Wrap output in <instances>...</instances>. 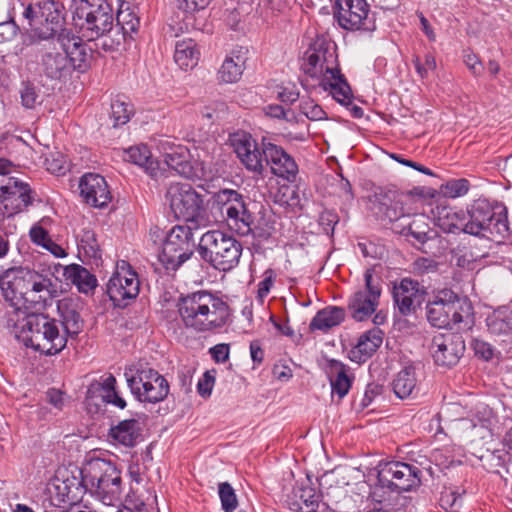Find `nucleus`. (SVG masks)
Segmentation results:
<instances>
[{"label": "nucleus", "mask_w": 512, "mask_h": 512, "mask_svg": "<svg viewBox=\"0 0 512 512\" xmlns=\"http://www.w3.org/2000/svg\"><path fill=\"white\" fill-rule=\"evenodd\" d=\"M0 289L4 300L13 309L7 317L24 315L21 307L26 303L44 308L55 292L47 275L22 266L9 268L0 275Z\"/></svg>", "instance_id": "nucleus-1"}, {"label": "nucleus", "mask_w": 512, "mask_h": 512, "mask_svg": "<svg viewBox=\"0 0 512 512\" xmlns=\"http://www.w3.org/2000/svg\"><path fill=\"white\" fill-rule=\"evenodd\" d=\"M336 45L316 40L305 52L302 70L311 78L320 79L319 85L338 103L349 104L352 89L341 72Z\"/></svg>", "instance_id": "nucleus-2"}, {"label": "nucleus", "mask_w": 512, "mask_h": 512, "mask_svg": "<svg viewBox=\"0 0 512 512\" xmlns=\"http://www.w3.org/2000/svg\"><path fill=\"white\" fill-rule=\"evenodd\" d=\"M6 326L15 338L26 347L45 355H56L67 345L65 334H61L59 323L42 313L7 317Z\"/></svg>", "instance_id": "nucleus-3"}, {"label": "nucleus", "mask_w": 512, "mask_h": 512, "mask_svg": "<svg viewBox=\"0 0 512 512\" xmlns=\"http://www.w3.org/2000/svg\"><path fill=\"white\" fill-rule=\"evenodd\" d=\"M177 307L184 326L200 333L223 328L231 316L227 302L206 290L181 296Z\"/></svg>", "instance_id": "nucleus-4"}, {"label": "nucleus", "mask_w": 512, "mask_h": 512, "mask_svg": "<svg viewBox=\"0 0 512 512\" xmlns=\"http://www.w3.org/2000/svg\"><path fill=\"white\" fill-rule=\"evenodd\" d=\"M464 233L484 236L501 242L510 235L507 208L498 202L491 203L485 198L473 201L466 214Z\"/></svg>", "instance_id": "nucleus-5"}, {"label": "nucleus", "mask_w": 512, "mask_h": 512, "mask_svg": "<svg viewBox=\"0 0 512 512\" xmlns=\"http://www.w3.org/2000/svg\"><path fill=\"white\" fill-rule=\"evenodd\" d=\"M197 252L214 269L228 272L240 261L243 246L233 235L221 230H209L199 240Z\"/></svg>", "instance_id": "nucleus-6"}, {"label": "nucleus", "mask_w": 512, "mask_h": 512, "mask_svg": "<svg viewBox=\"0 0 512 512\" xmlns=\"http://www.w3.org/2000/svg\"><path fill=\"white\" fill-rule=\"evenodd\" d=\"M85 482L88 491L103 504L114 506L122 493L121 472L109 460L95 458L84 466Z\"/></svg>", "instance_id": "nucleus-7"}, {"label": "nucleus", "mask_w": 512, "mask_h": 512, "mask_svg": "<svg viewBox=\"0 0 512 512\" xmlns=\"http://www.w3.org/2000/svg\"><path fill=\"white\" fill-rule=\"evenodd\" d=\"M84 467L58 468L54 477L48 482L46 492L48 498L44 501V509L50 507L64 508L62 505H74L81 502L88 486L85 482Z\"/></svg>", "instance_id": "nucleus-8"}, {"label": "nucleus", "mask_w": 512, "mask_h": 512, "mask_svg": "<svg viewBox=\"0 0 512 512\" xmlns=\"http://www.w3.org/2000/svg\"><path fill=\"white\" fill-rule=\"evenodd\" d=\"M132 395L141 403L156 404L169 394L167 379L147 364H136L125 372Z\"/></svg>", "instance_id": "nucleus-9"}, {"label": "nucleus", "mask_w": 512, "mask_h": 512, "mask_svg": "<svg viewBox=\"0 0 512 512\" xmlns=\"http://www.w3.org/2000/svg\"><path fill=\"white\" fill-rule=\"evenodd\" d=\"M472 307L465 298L450 289L438 291L426 306L429 323L437 328H453L471 315Z\"/></svg>", "instance_id": "nucleus-10"}, {"label": "nucleus", "mask_w": 512, "mask_h": 512, "mask_svg": "<svg viewBox=\"0 0 512 512\" xmlns=\"http://www.w3.org/2000/svg\"><path fill=\"white\" fill-rule=\"evenodd\" d=\"M34 37L47 40L59 37L70 31L63 28L65 23L64 6L59 1L45 0L30 4L24 11Z\"/></svg>", "instance_id": "nucleus-11"}, {"label": "nucleus", "mask_w": 512, "mask_h": 512, "mask_svg": "<svg viewBox=\"0 0 512 512\" xmlns=\"http://www.w3.org/2000/svg\"><path fill=\"white\" fill-rule=\"evenodd\" d=\"M74 19L88 40H95L110 32L113 27V9L107 0H80Z\"/></svg>", "instance_id": "nucleus-12"}, {"label": "nucleus", "mask_w": 512, "mask_h": 512, "mask_svg": "<svg viewBox=\"0 0 512 512\" xmlns=\"http://www.w3.org/2000/svg\"><path fill=\"white\" fill-rule=\"evenodd\" d=\"M189 225H176L167 234L159 254V261L168 271H176L193 257L195 243L193 229Z\"/></svg>", "instance_id": "nucleus-13"}, {"label": "nucleus", "mask_w": 512, "mask_h": 512, "mask_svg": "<svg viewBox=\"0 0 512 512\" xmlns=\"http://www.w3.org/2000/svg\"><path fill=\"white\" fill-rule=\"evenodd\" d=\"M166 200L179 220L194 224L197 228L204 213L202 196L188 183H171L166 191Z\"/></svg>", "instance_id": "nucleus-14"}, {"label": "nucleus", "mask_w": 512, "mask_h": 512, "mask_svg": "<svg viewBox=\"0 0 512 512\" xmlns=\"http://www.w3.org/2000/svg\"><path fill=\"white\" fill-rule=\"evenodd\" d=\"M365 286L356 291L348 301L347 309L358 322L367 320L377 309L382 293V279L375 275L373 268L364 272Z\"/></svg>", "instance_id": "nucleus-15"}, {"label": "nucleus", "mask_w": 512, "mask_h": 512, "mask_svg": "<svg viewBox=\"0 0 512 512\" xmlns=\"http://www.w3.org/2000/svg\"><path fill=\"white\" fill-rule=\"evenodd\" d=\"M377 479L382 488L401 494L420 485L421 470L404 462H387L379 466Z\"/></svg>", "instance_id": "nucleus-16"}, {"label": "nucleus", "mask_w": 512, "mask_h": 512, "mask_svg": "<svg viewBox=\"0 0 512 512\" xmlns=\"http://www.w3.org/2000/svg\"><path fill=\"white\" fill-rule=\"evenodd\" d=\"M373 202V213L384 225L394 224L411 217V212L407 209L406 202L410 200L409 196L397 191H386L375 194Z\"/></svg>", "instance_id": "nucleus-17"}, {"label": "nucleus", "mask_w": 512, "mask_h": 512, "mask_svg": "<svg viewBox=\"0 0 512 512\" xmlns=\"http://www.w3.org/2000/svg\"><path fill=\"white\" fill-rule=\"evenodd\" d=\"M234 151L244 167L254 174L255 178H264L266 166L263 151V138L257 143L250 134H237L232 139Z\"/></svg>", "instance_id": "nucleus-18"}, {"label": "nucleus", "mask_w": 512, "mask_h": 512, "mask_svg": "<svg viewBox=\"0 0 512 512\" xmlns=\"http://www.w3.org/2000/svg\"><path fill=\"white\" fill-rule=\"evenodd\" d=\"M265 166L270 168V172L289 183L296 181L299 168L295 159L285 151L282 146L271 142L263 137V151Z\"/></svg>", "instance_id": "nucleus-19"}, {"label": "nucleus", "mask_w": 512, "mask_h": 512, "mask_svg": "<svg viewBox=\"0 0 512 512\" xmlns=\"http://www.w3.org/2000/svg\"><path fill=\"white\" fill-rule=\"evenodd\" d=\"M140 281L131 267L117 270L107 283V294L114 306L124 308L129 300L138 296Z\"/></svg>", "instance_id": "nucleus-20"}, {"label": "nucleus", "mask_w": 512, "mask_h": 512, "mask_svg": "<svg viewBox=\"0 0 512 512\" xmlns=\"http://www.w3.org/2000/svg\"><path fill=\"white\" fill-rule=\"evenodd\" d=\"M465 351V342L459 333L439 334L433 337L431 353L438 366L451 368L455 366Z\"/></svg>", "instance_id": "nucleus-21"}, {"label": "nucleus", "mask_w": 512, "mask_h": 512, "mask_svg": "<svg viewBox=\"0 0 512 512\" xmlns=\"http://www.w3.org/2000/svg\"><path fill=\"white\" fill-rule=\"evenodd\" d=\"M164 162L178 175L190 179H202L205 177L204 163L183 145L171 147L164 154Z\"/></svg>", "instance_id": "nucleus-22"}, {"label": "nucleus", "mask_w": 512, "mask_h": 512, "mask_svg": "<svg viewBox=\"0 0 512 512\" xmlns=\"http://www.w3.org/2000/svg\"><path fill=\"white\" fill-rule=\"evenodd\" d=\"M393 300L402 316L414 314L425 300L426 292L418 281L404 278L395 284L392 291Z\"/></svg>", "instance_id": "nucleus-23"}, {"label": "nucleus", "mask_w": 512, "mask_h": 512, "mask_svg": "<svg viewBox=\"0 0 512 512\" xmlns=\"http://www.w3.org/2000/svg\"><path fill=\"white\" fill-rule=\"evenodd\" d=\"M32 190L28 183L16 177L8 178L5 185L0 186V202L8 216H12L26 209L32 204Z\"/></svg>", "instance_id": "nucleus-24"}, {"label": "nucleus", "mask_w": 512, "mask_h": 512, "mask_svg": "<svg viewBox=\"0 0 512 512\" xmlns=\"http://www.w3.org/2000/svg\"><path fill=\"white\" fill-rule=\"evenodd\" d=\"M230 229L234 230L241 236H248L252 234L255 238L267 240L272 234L273 227L266 226L261 228L254 225L255 217L249 210L246 201L241 203L236 209L231 211V214L224 219Z\"/></svg>", "instance_id": "nucleus-25"}, {"label": "nucleus", "mask_w": 512, "mask_h": 512, "mask_svg": "<svg viewBox=\"0 0 512 512\" xmlns=\"http://www.w3.org/2000/svg\"><path fill=\"white\" fill-rule=\"evenodd\" d=\"M80 195L84 202L92 207L107 206L112 195L105 178L99 174L87 173L80 178Z\"/></svg>", "instance_id": "nucleus-26"}, {"label": "nucleus", "mask_w": 512, "mask_h": 512, "mask_svg": "<svg viewBox=\"0 0 512 512\" xmlns=\"http://www.w3.org/2000/svg\"><path fill=\"white\" fill-rule=\"evenodd\" d=\"M65 44H61L59 37L53 39L45 48L41 56V69L50 79L60 80L70 73Z\"/></svg>", "instance_id": "nucleus-27"}, {"label": "nucleus", "mask_w": 512, "mask_h": 512, "mask_svg": "<svg viewBox=\"0 0 512 512\" xmlns=\"http://www.w3.org/2000/svg\"><path fill=\"white\" fill-rule=\"evenodd\" d=\"M369 12L366 0H335L334 17L347 30L359 29Z\"/></svg>", "instance_id": "nucleus-28"}, {"label": "nucleus", "mask_w": 512, "mask_h": 512, "mask_svg": "<svg viewBox=\"0 0 512 512\" xmlns=\"http://www.w3.org/2000/svg\"><path fill=\"white\" fill-rule=\"evenodd\" d=\"M431 215L436 226L446 233L464 232L467 215L448 205L437 204L431 209Z\"/></svg>", "instance_id": "nucleus-29"}, {"label": "nucleus", "mask_w": 512, "mask_h": 512, "mask_svg": "<svg viewBox=\"0 0 512 512\" xmlns=\"http://www.w3.org/2000/svg\"><path fill=\"white\" fill-rule=\"evenodd\" d=\"M142 428L136 419H125L112 425L108 431V439L128 448L134 447L141 438Z\"/></svg>", "instance_id": "nucleus-30"}, {"label": "nucleus", "mask_w": 512, "mask_h": 512, "mask_svg": "<svg viewBox=\"0 0 512 512\" xmlns=\"http://www.w3.org/2000/svg\"><path fill=\"white\" fill-rule=\"evenodd\" d=\"M383 331L379 328H372L364 332L356 345L350 350V359L353 362L362 363L372 357L383 342Z\"/></svg>", "instance_id": "nucleus-31"}, {"label": "nucleus", "mask_w": 512, "mask_h": 512, "mask_svg": "<svg viewBox=\"0 0 512 512\" xmlns=\"http://www.w3.org/2000/svg\"><path fill=\"white\" fill-rule=\"evenodd\" d=\"M247 53L248 50L244 47H238L230 52L218 70L219 82L230 84L237 82L241 78Z\"/></svg>", "instance_id": "nucleus-32"}, {"label": "nucleus", "mask_w": 512, "mask_h": 512, "mask_svg": "<svg viewBox=\"0 0 512 512\" xmlns=\"http://www.w3.org/2000/svg\"><path fill=\"white\" fill-rule=\"evenodd\" d=\"M393 230L406 237H412L419 244H424L436 236V232L429 226L428 217L424 214H413L407 224L396 225Z\"/></svg>", "instance_id": "nucleus-33"}, {"label": "nucleus", "mask_w": 512, "mask_h": 512, "mask_svg": "<svg viewBox=\"0 0 512 512\" xmlns=\"http://www.w3.org/2000/svg\"><path fill=\"white\" fill-rule=\"evenodd\" d=\"M320 494L310 485H297L288 496V506L294 512H315L319 506Z\"/></svg>", "instance_id": "nucleus-34"}, {"label": "nucleus", "mask_w": 512, "mask_h": 512, "mask_svg": "<svg viewBox=\"0 0 512 512\" xmlns=\"http://www.w3.org/2000/svg\"><path fill=\"white\" fill-rule=\"evenodd\" d=\"M59 39L61 44H65L63 50L68 56L70 72L73 70L84 71L87 67L88 54L82 40L71 32L61 33Z\"/></svg>", "instance_id": "nucleus-35"}, {"label": "nucleus", "mask_w": 512, "mask_h": 512, "mask_svg": "<svg viewBox=\"0 0 512 512\" xmlns=\"http://www.w3.org/2000/svg\"><path fill=\"white\" fill-rule=\"evenodd\" d=\"M345 320V309L338 306H328L319 310L312 318L310 331L320 330L328 332L331 328L340 325Z\"/></svg>", "instance_id": "nucleus-36"}, {"label": "nucleus", "mask_w": 512, "mask_h": 512, "mask_svg": "<svg viewBox=\"0 0 512 512\" xmlns=\"http://www.w3.org/2000/svg\"><path fill=\"white\" fill-rule=\"evenodd\" d=\"M329 365L332 396L337 395L339 399H342L348 394L353 378L348 375V368L342 362L331 360Z\"/></svg>", "instance_id": "nucleus-37"}, {"label": "nucleus", "mask_w": 512, "mask_h": 512, "mask_svg": "<svg viewBox=\"0 0 512 512\" xmlns=\"http://www.w3.org/2000/svg\"><path fill=\"white\" fill-rule=\"evenodd\" d=\"M199 58L200 51L193 39L187 38L176 42L174 61L182 70L193 69Z\"/></svg>", "instance_id": "nucleus-38"}, {"label": "nucleus", "mask_w": 512, "mask_h": 512, "mask_svg": "<svg viewBox=\"0 0 512 512\" xmlns=\"http://www.w3.org/2000/svg\"><path fill=\"white\" fill-rule=\"evenodd\" d=\"M64 276L71 281L79 292L88 294L97 286V279L88 269L79 265L71 264L65 267Z\"/></svg>", "instance_id": "nucleus-39"}, {"label": "nucleus", "mask_w": 512, "mask_h": 512, "mask_svg": "<svg viewBox=\"0 0 512 512\" xmlns=\"http://www.w3.org/2000/svg\"><path fill=\"white\" fill-rule=\"evenodd\" d=\"M210 201L212 208L217 209L225 219L232 210L245 201V197L236 190L221 189L212 194Z\"/></svg>", "instance_id": "nucleus-40"}, {"label": "nucleus", "mask_w": 512, "mask_h": 512, "mask_svg": "<svg viewBox=\"0 0 512 512\" xmlns=\"http://www.w3.org/2000/svg\"><path fill=\"white\" fill-rule=\"evenodd\" d=\"M488 331L494 335H512V308L501 306L486 318Z\"/></svg>", "instance_id": "nucleus-41"}, {"label": "nucleus", "mask_w": 512, "mask_h": 512, "mask_svg": "<svg viewBox=\"0 0 512 512\" xmlns=\"http://www.w3.org/2000/svg\"><path fill=\"white\" fill-rule=\"evenodd\" d=\"M58 310L61 320L58 321L59 328H62L61 334H65V338L76 337L83 328V320L79 312L67 304L59 305Z\"/></svg>", "instance_id": "nucleus-42"}, {"label": "nucleus", "mask_w": 512, "mask_h": 512, "mask_svg": "<svg viewBox=\"0 0 512 512\" xmlns=\"http://www.w3.org/2000/svg\"><path fill=\"white\" fill-rule=\"evenodd\" d=\"M416 383L415 368L411 365L406 366L398 372L396 378L393 380V391L398 398H407L412 394Z\"/></svg>", "instance_id": "nucleus-43"}, {"label": "nucleus", "mask_w": 512, "mask_h": 512, "mask_svg": "<svg viewBox=\"0 0 512 512\" xmlns=\"http://www.w3.org/2000/svg\"><path fill=\"white\" fill-rule=\"evenodd\" d=\"M124 159L149 171L152 176H155L154 161L151 152L146 145H137L130 147L124 152Z\"/></svg>", "instance_id": "nucleus-44"}, {"label": "nucleus", "mask_w": 512, "mask_h": 512, "mask_svg": "<svg viewBox=\"0 0 512 512\" xmlns=\"http://www.w3.org/2000/svg\"><path fill=\"white\" fill-rule=\"evenodd\" d=\"M116 21L124 36L136 33L140 25V18L133 10H130L129 6L124 8V4H121L117 11Z\"/></svg>", "instance_id": "nucleus-45"}, {"label": "nucleus", "mask_w": 512, "mask_h": 512, "mask_svg": "<svg viewBox=\"0 0 512 512\" xmlns=\"http://www.w3.org/2000/svg\"><path fill=\"white\" fill-rule=\"evenodd\" d=\"M509 454L507 450L497 449L494 451H487L480 457L482 466L489 472L499 473V469L505 467L509 461Z\"/></svg>", "instance_id": "nucleus-46"}, {"label": "nucleus", "mask_w": 512, "mask_h": 512, "mask_svg": "<svg viewBox=\"0 0 512 512\" xmlns=\"http://www.w3.org/2000/svg\"><path fill=\"white\" fill-rule=\"evenodd\" d=\"M76 237L79 250H82L88 257H97L99 252V244L93 230L89 228H83Z\"/></svg>", "instance_id": "nucleus-47"}, {"label": "nucleus", "mask_w": 512, "mask_h": 512, "mask_svg": "<svg viewBox=\"0 0 512 512\" xmlns=\"http://www.w3.org/2000/svg\"><path fill=\"white\" fill-rule=\"evenodd\" d=\"M463 494L457 488L445 487L440 493L439 505L446 511L458 512L463 503Z\"/></svg>", "instance_id": "nucleus-48"}, {"label": "nucleus", "mask_w": 512, "mask_h": 512, "mask_svg": "<svg viewBox=\"0 0 512 512\" xmlns=\"http://www.w3.org/2000/svg\"><path fill=\"white\" fill-rule=\"evenodd\" d=\"M470 189V182L465 178L450 179L440 186V193L446 197L455 199L464 196Z\"/></svg>", "instance_id": "nucleus-49"}, {"label": "nucleus", "mask_w": 512, "mask_h": 512, "mask_svg": "<svg viewBox=\"0 0 512 512\" xmlns=\"http://www.w3.org/2000/svg\"><path fill=\"white\" fill-rule=\"evenodd\" d=\"M133 114V107L130 103L125 102L120 98H116L111 103V118L113 119V126L118 127L126 124L131 115Z\"/></svg>", "instance_id": "nucleus-50"}, {"label": "nucleus", "mask_w": 512, "mask_h": 512, "mask_svg": "<svg viewBox=\"0 0 512 512\" xmlns=\"http://www.w3.org/2000/svg\"><path fill=\"white\" fill-rule=\"evenodd\" d=\"M218 494L224 512H233L238 506V499L233 487L228 482L218 485Z\"/></svg>", "instance_id": "nucleus-51"}, {"label": "nucleus", "mask_w": 512, "mask_h": 512, "mask_svg": "<svg viewBox=\"0 0 512 512\" xmlns=\"http://www.w3.org/2000/svg\"><path fill=\"white\" fill-rule=\"evenodd\" d=\"M20 96L22 105L27 109H33L41 103L37 88L30 82L23 83Z\"/></svg>", "instance_id": "nucleus-52"}, {"label": "nucleus", "mask_w": 512, "mask_h": 512, "mask_svg": "<svg viewBox=\"0 0 512 512\" xmlns=\"http://www.w3.org/2000/svg\"><path fill=\"white\" fill-rule=\"evenodd\" d=\"M339 222V216L334 210L325 209L319 215L318 223L321 227L322 231L329 235L333 236L335 226Z\"/></svg>", "instance_id": "nucleus-53"}, {"label": "nucleus", "mask_w": 512, "mask_h": 512, "mask_svg": "<svg viewBox=\"0 0 512 512\" xmlns=\"http://www.w3.org/2000/svg\"><path fill=\"white\" fill-rule=\"evenodd\" d=\"M463 62L475 77H480L484 71V65L480 58L471 50L463 51Z\"/></svg>", "instance_id": "nucleus-54"}, {"label": "nucleus", "mask_w": 512, "mask_h": 512, "mask_svg": "<svg viewBox=\"0 0 512 512\" xmlns=\"http://www.w3.org/2000/svg\"><path fill=\"white\" fill-rule=\"evenodd\" d=\"M301 110L305 116L312 121L326 119V112L320 105L315 104L312 101L301 104Z\"/></svg>", "instance_id": "nucleus-55"}, {"label": "nucleus", "mask_w": 512, "mask_h": 512, "mask_svg": "<svg viewBox=\"0 0 512 512\" xmlns=\"http://www.w3.org/2000/svg\"><path fill=\"white\" fill-rule=\"evenodd\" d=\"M212 0H177L178 8L187 12L195 13L204 10Z\"/></svg>", "instance_id": "nucleus-56"}, {"label": "nucleus", "mask_w": 512, "mask_h": 512, "mask_svg": "<svg viewBox=\"0 0 512 512\" xmlns=\"http://www.w3.org/2000/svg\"><path fill=\"white\" fill-rule=\"evenodd\" d=\"M215 377L206 371L197 383V391L200 396L207 398L211 395Z\"/></svg>", "instance_id": "nucleus-57"}, {"label": "nucleus", "mask_w": 512, "mask_h": 512, "mask_svg": "<svg viewBox=\"0 0 512 512\" xmlns=\"http://www.w3.org/2000/svg\"><path fill=\"white\" fill-rule=\"evenodd\" d=\"M226 104L223 101H214L210 105L205 106L201 114L204 118H207L209 120H212L214 118H218L221 113H224L226 111Z\"/></svg>", "instance_id": "nucleus-58"}, {"label": "nucleus", "mask_w": 512, "mask_h": 512, "mask_svg": "<svg viewBox=\"0 0 512 512\" xmlns=\"http://www.w3.org/2000/svg\"><path fill=\"white\" fill-rule=\"evenodd\" d=\"M29 236L34 244L42 247L51 239L47 230L40 225H34L30 229Z\"/></svg>", "instance_id": "nucleus-59"}, {"label": "nucleus", "mask_w": 512, "mask_h": 512, "mask_svg": "<svg viewBox=\"0 0 512 512\" xmlns=\"http://www.w3.org/2000/svg\"><path fill=\"white\" fill-rule=\"evenodd\" d=\"M212 359L217 363H225L229 359L230 346L226 343H220L210 348Z\"/></svg>", "instance_id": "nucleus-60"}, {"label": "nucleus", "mask_w": 512, "mask_h": 512, "mask_svg": "<svg viewBox=\"0 0 512 512\" xmlns=\"http://www.w3.org/2000/svg\"><path fill=\"white\" fill-rule=\"evenodd\" d=\"M277 97L282 103L293 104L299 99V91L295 85L282 87Z\"/></svg>", "instance_id": "nucleus-61"}, {"label": "nucleus", "mask_w": 512, "mask_h": 512, "mask_svg": "<svg viewBox=\"0 0 512 512\" xmlns=\"http://www.w3.org/2000/svg\"><path fill=\"white\" fill-rule=\"evenodd\" d=\"M47 170L56 175L65 174L67 167L66 161L62 156L46 159Z\"/></svg>", "instance_id": "nucleus-62"}, {"label": "nucleus", "mask_w": 512, "mask_h": 512, "mask_svg": "<svg viewBox=\"0 0 512 512\" xmlns=\"http://www.w3.org/2000/svg\"><path fill=\"white\" fill-rule=\"evenodd\" d=\"M473 348L477 356L483 358L484 360L492 359L493 348L489 343L482 340H475Z\"/></svg>", "instance_id": "nucleus-63"}, {"label": "nucleus", "mask_w": 512, "mask_h": 512, "mask_svg": "<svg viewBox=\"0 0 512 512\" xmlns=\"http://www.w3.org/2000/svg\"><path fill=\"white\" fill-rule=\"evenodd\" d=\"M263 280L258 284V297L264 298L268 295L274 281L273 271L267 270L264 274Z\"/></svg>", "instance_id": "nucleus-64"}]
</instances>
